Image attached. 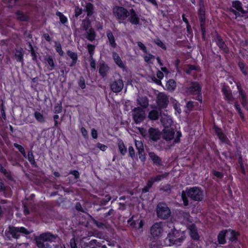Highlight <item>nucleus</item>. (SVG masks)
I'll list each match as a JSON object with an SVG mask.
<instances>
[{
    "label": "nucleus",
    "mask_w": 248,
    "mask_h": 248,
    "mask_svg": "<svg viewBox=\"0 0 248 248\" xmlns=\"http://www.w3.org/2000/svg\"><path fill=\"white\" fill-rule=\"evenodd\" d=\"M36 242L40 248H65L57 236L49 232L41 234L36 239Z\"/></svg>",
    "instance_id": "f257e3e1"
},
{
    "label": "nucleus",
    "mask_w": 248,
    "mask_h": 248,
    "mask_svg": "<svg viewBox=\"0 0 248 248\" xmlns=\"http://www.w3.org/2000/svg\"><path fill=\"white\" fill-rule=\"evenodd\" d=\"M186 196L195 201H201L203 198V192L200 188L196 186L187 188L185 191H183L181 197L185 206L188 204Z\"/></svg>",
    "instance_id": "f03ea898"
},
{
    "label": "nucleus",
    "mask_w": 248,
    "mask_h": 248,
    "mask_svg": "<svg viewBox=\"0 0 248 248\" xmlns=\"http://www.w3.org/2000/svg\"><path fill=\"white\" fill-rule=\"evenodd\" d=\"M112 11L114 16L119 23H125L124 20L129 16V11L123 7L118 6H115L113 8Z\"/></svg>",
    "instance_id": "7ed1b4c3"
},
{
    "label": "nucleus",
    "mask_w": 248,
    "mask_h": 248,
    "mask_svg": "<svg viewBox=\"0 0 248 248\" xmlns=\"http://www.w3.org/2000/svg\"><path fill=\"white\" fill-rule=\"evenodd\" d=\"M201 89L202 87L200 85L196 82H192L188 87H185L184 91L186 93L189 94H197L196 99L200 101H202V97L201 95Z\"/></svg>",
    "instance_id": "20e7f679"
},
{
    "label": "nucleus",
    "mask_w": 248,
    "mask_h": 248,
    "mask_svg": "<svg viewBox=\"0 0 248 248\" xmlns=\"http://www.w3.org/2000/svg\"><path fill=\"white\" fill-rule=\"evenodd\" d=\"M156 214L159 218L165 219L170 216L171 212L165 203L160 202L156 207Z\"/></svg>",
    "instance_id": "39448f33"
},
{
    "label": "nucleus",
    "mask_w": 248,
    "mask_h": 248,
    "mask_svg": "<svg viewBox=\"0 0 248 248\" xmlns=\"http://www.w3.org/2000/svg\"><path fill=\"white\" fill-rule=\"evenodd\" d=\"M132 113L133 120L137 124L141 123L145 118V111L140 107L135 108Z\"/></svg>",
    "instance_id": "423d86ee"
},
{
    "label": "nucleus",
    "mask_w": 248,
    "mask_h": 248,
    "mask_svg": "<svg viewBox=\"0 0 248 248\" xmlns=\"http://www.w3.org/2000/svg\"><path fill=\"white\" fill-rule=\"evenodd\" d=\"M178 233L177 230H174L171 232H169L166 240H168L170 244L175 245L176 246L180 245L182 242L185 239V237L183 236H181L179 238H176V234Z\"/></svg>",
    "instance_id": "0eeeda50"
},
{
    "label": "nucleus",
    "mask_w": 248,
    "mask_h": 248,
    "mask_svg": "<svg viewBox=\"0 0 248 248\" xmlns=\"http://www.w3.org/2000/svg\"><path fill=\"white\" fill-rule=\"evenodd\" d=\"M20 233L28 234L30 233V232L24 227H9V231L6 234L8 235L9 233L12 235V237L17 238L20 236Z\"/></svg>",
    "instance_id": "6e6552de"
},
{
    "label": "nucleus",
    "mask_w": 248,
    "mask_h": 248,
    "mask_svg": "<svg viewBox=\"0 0 248 248\" xmlns=\"http://www.w3.org/2000/svg\"><path fill=\"white\" fill-rule=\"evenodd\" d=\"M168 103V97L164 93H159L157 96V104L158 107L160 108H166Z\"/></svg>",
    "instance_id": "1a4fd4ad"
},
{
    "label": "nucleus",
    "mask_w": 248,
    "mask_h": 248,
    "mask_svg": "<svg viewBox=\"0 0 248 248\" xmlns=\"http://www.w3.org/2000/svg\"><path fill=\"white\" fill-rule=\"evenodd\" d=\"M151 234L153 237H158L161 235L163 232L162 224L161 223H155L151 228Z\"/></svg>",
    "instance_id": "9d476101"
},
{
    "label": "nucleus",
    "mask_w": 248,
    "mask_h": 248,
    "mask_svg": "<svg viewBox=\"0 0 248 248\" xmlns=\"http://www.w3.org/2000/svg\"><path fill=\"white\" fill-rule=\"evenodd\" d=\"M135 144L136 149L138 150L140 159L141 161L144 162L146 160V156L142 142L141 140H135Z\"/></svg>",
    "instance_id": "9b49d317"
},
{
    "label": "nucleus",
    "mask_w": 248,
    "mask_h": 248,
    "mask_svg": "<svg viewBox=\"0 0 248 248\" xmlns=\"http://www.w3.org/2000/svg\"><path fill=\"white\" fill-rule=\"evenodd\" d=\"M110 86L112 92L116 93H119L123 89V81L121 79H115L110 84Z\"/></svg>",
    "instance_id": "f8f14e48"
},
{
    "label": "nucleus",
    "mask_w": 248,
    "mask_h": 248,
    "mask_svg": "<svg viewBox=\"0 0 248 248\" xmlns=\"http://www.w3.org/2000/svg\"><path fill=\"white\" fill-rule=\"evenodd\" d=\"M129 14L128 21L133 25H139L140 24V18L136 11L133 9H131L130 10Z\"/></svg>",
    "instance_id": "ddd939ff"
},
{
    "label": "nucleus",
    "mask_w": 248,
    "mask_h": 248,
    "mask_svg": "<svg viewBox=\"0 0 248 248\" xmlns=\"http://www.w3.org/2000/svg\"><path fill=\"white\" fill-rule=\"evenodd\" d=\"M174 131L173 129L168 127L163 130V137L166 140H170L174 138Z\"/></svg>",
    "instance_id": "4468645a"
},
{
    "label": "nucleus",
    "mask_w": 248,
    "mask_h": 248,
    "mask_svg": "<svg viewBox=\"0 0 248 248\" xmlns=\"http://www.w3.org/2000/svg\"><path fill=\"white\" fill-rule=\"evenodd\" d=\"M237 86L239 92V98L241 101V104L244 107H246L248 104L247 95L240 85H237Z\"/></svg>",
    "instance_id": "2eb2a0df"
},
{
    "label": "nucleus",
    "mask_w": 248,
    "mask_h": 248,
    "mask_svg": "<svg viewBox=\"0 0 248 248\" xmlns=\"http://www.w3.org/2000/svg\"><path fill=\"white\" fill-rule=\"evenodd\" d=\"M149 136L151 139L154 141H157L160 137L159 131L153 128H150L149 130Z\"/></svg>",
    "instance_id": "dca6fc26"
},
{
    "label": "nucleus",
    "mask_w": 248,
    "mask_h": 248,
    "mask_svg": "<svg viewBox=\"0 0 248 248\" xmlns=\"http://www.w3.org/2000/svg\"><path fill=\"white\" fill-rule=\"evenodd\" d=\"M189 233L191 238L195 240H198L199 238L197 229L194 224H191L188 226Z\"/></svg>",
    "instance_id": "f3484780"
},
{
    "label": "nucleus",
    "mask_w": 248,
    "mask_h": 248,
    "mask_svg": "<svg viewBox=\"0 0 248 248\" xmlns=\"http://www.w3.org/2000/svg\"><path fill=\"white\" fill-rule=\"evenodd\" d=\"M101 247V244L96 240H92L88 243H86L82 246V248H97Z\"/></svg>",
    "instance_id": "a211bd4d"
},
{
    "label": "nucleus",
    "mask_w": 248,
    "mask_h": 248,
    "mask_svg": "<svg viewBox=\"0 0 248 248\" xmlns=\"http://www.w3.org/2000/svg\"><path fill=\"white\" fill-rule=\"evenodd\" d=\"M149 156L155 165L156 166H160L162 165L161 158L154 153H149Z\"/></svg>",
    "instance_id": "6ab92c4d"
},
{
    "label": "nucleus",
    "mask_w": 248,
    "mask_h": 248,
    "mask_svg": "<svg viewBox=\"0 0 248 248\" xmlns=\"http://www.w3.org/2000/svg\"><path fill=\"white\" fill-rule=\"evenodd\" d=\"M113 58L115 63L121 68L124 69L125 67L124 64L123 62L120 57L115 52L113 53Z\"/></svg>",
    "instance_id": "aec40b11"
},
{
    "label": "nucleus",
    "mask_w": 248,
    "mask_h": 248,
    "mask_svg": "<svg viewBox=\"0 0 248 248\" xmlns=\"http://www.w3.org/2000/svg\"><path fill=\"white\" fill-rule=\"evenodd\" d=\"M161 122L165 126V128L169 127V126H170L173 123L171 118L170 116H168L162 117L161 119Z\"/></svg>",
    "instance_id": "412c9836"
},
{
    "label": "nucleus",
    "mask_w": 248,
    "mask_h": 248,
    "mask_svg": "<svg viewBox=\"0 0 248 248\" xmlns=\"http://www.w3.org/2000/svg\"><path fill=\"white\" fill-rule=\"evenodd\" d=\"M137 103L143 108H146L148 106V100L145 96L139 97L137 99Z\"/></svg>",
    "instance_id": "4be33fe9"
},
{
    "label": "nucleus",
    "mask_w": 248,
    "mask_h": 248,
    "mask_svg": "<svg viewBox=\"0 0 248 248\" xmlns=\"http://www.w3.org/2000/svg\"><path fill=\"white\" fill-rule=\"evenodd\" d=\"M117 144L121 154L123 155H125L127 152V149L125 146L124 142L121 139H118L117 141Z\"/></svg>",
    "instance_id": "5701e85b"
},
{
    "label": "nucleus",
    "mask_w": 248,
    "mask_h": 248,
    "mask_svg": "<svg viewBox=\"0 0 248 248\" xmlns=\"http://www.w3.org/2000/svg\"><path fill=\"white\" fill-rule=\"evenodd\" d=\"M227 237L226 238L229 239L231 241L233 242L236 240L237 233L234 231L228 230H226Z\"/></svg>",
    "instance_id": "b1692460"
},
{
    "label": "nucleus",
    "mask_w": 248,
    "mask_h": 248,
    "mask_svg": "<svg viewBox=\"0 0 248 248\" xmlns=\"http://www.w3.org/2000/svg\"><path fill=\"white\" fill-rule=\"evenodd\" d=\"M226 237V230L221 231L217 236L218 243L220 244H224L226 243L225 238Z\"/></svg>",
    "instance_id": "393cba45"
},
{
    "label": "nucleus",
    "mask_w": 248,
    "mask_h": 248,
    "mask_svg": "<svg viewBox=\"0 0 248 248\" xmlns=\"http://www.w3.org/2000/svg\"><path fill=\"white\" fill-rule=\"evenodd\" d=\"M169 173L165 172L163 174L156 175L150 178L151 180L154 184L155 182H158L166 178L168 176Z\"/></svg>",
    "instance_id": "a878e982"
},
{
    "label": "nucleus",
    "mask_w": 248,
    "mask_h": 248,
    "mask_svg": "<svg viewBox=\"0 0 248 248\" xmlns=\"http://www.w3.org/2000/svg\"><path fill=\"white\" fill-rule=\"evenodd\" d=\"M232 6L241 14H243L245 13L244 10L242 7V4L239 1H233L232 3Z\"/></svg>",
    "instance_id": "bb28decb"
},
{
    "label": "nucleus",
    "mask_w": 248,
    "mask_h": 248,
    "mask_svg": "<svg viewBox=\"0 0 248 248\" xmlns=\"http://www.w3.org/2000/svg\"><path fill=\"white\" fill-rule=\"evenodd\" d=\"M133 217H131L130 219L128 220V222H132V224L134 225V226L138 229H141L142 228L143 225V222L141 219H139L137 220H135L133 219Z\"/></svg>",
    "instance_id": "cd10ccee"
},
{
    "label": "nucleus",
    "mask_w": 248,
    "mask_h": 248,
    "mask_svg": "<svg viewBox=\"0 0 248 248\" xmlns=\"http://www.w3.org/2000/svg\"><path fill=\"white\" fill-rule=\"evenodd\" d=\"M215 41L216 44L220 49L224 50V51H226V45L222 39L220 38V37L217 36L215 39Z\"/></svg>",
    "instance_id": "c85d7f7f"
},
{
    "label": "nucleus",
    "mask_w": 248,
    "mask_h": 248,
    "mask_svg": "<svg viewBox=\"0 0 248 248\" xmlns=\"http://www.w3.org/2000/svg\"><path fill=\"white\" fill-rule=\"evenodd\" d=\"M107 36L110 45L114 48L115 47L116 44L115 43V38L112 33L110 31H108L107 33Z\"/></svg>",
    "instance_id": "c756f323"
},
{
    "label": "nucleus",
    "mask_w": 248,
    "mask_h": 248,
    "mask_svg": "<svg viewBox=\"0 0 248 248\" xmlns=\"http://www.w3.org/2000/svg\"><path fill=\"white\" fill-rule=\"evenodd\" d=\"M67 53L68 55L70 57V58L72 59V62H71V63H70V66L73 67L75 65V64L77 62L78 59L77 54V53L70 51H68Z\"/></svg>",
    "instance_id": "7c9ffc66"
},
{
    "label": "nucleus",
    "mask_w": 248,
    "mask_h": 248,
    "mask_svg": "<svg viewBox=\"0 0 248 248\" xmlns=\"http://www.w3.org/2000/svg\"><path fill=\"white\" fill-rule=\"evenodd\" d=\"M109 70L108 66L105 64H101L99 69V72L103 77H105Z\"/></svg>",
    "instance_id": "2f4dec72"
},
{
    "label": "nucleus",
    "mask_w": 248,
    "mask_h": 248,
    "mask_svg": "<svg viewBox=\"0 0 248 248\" xmlns=\"http://www.w3.org/2000/svg\"><path fill=\"white\" fill-rule=\"evenodd\" d=\"M16 18L18 20L21 21H27L29 17L27 15L23 13L22 12L18 11L16 13Z\"/></svg>",
    "instance_id": "473e14b6"
},
{
    "label": "nucleus",
    "mask_w": 248,
    "mask_h": 248,
    "mask_svg": "<svg viewBox=\"0 0 248 248\" xmlns=\"http://www.w3.org/2000/svg\"><path fill=\"white\" fill-rule=\"evenodd\" d=\"M45 60L47 62V64L49 65V70H52L55 68V64L54 62L53 59L50 56H46L45 58Z\"/></svg>",
    "instance_id": "72a5a7b5"
},
{
    "label": "nucleus",
    "mask_w": 248,
    "mask_h": 248,
    "mask_svg": "<svg viewBox=\"0 0 248 248\" xmlns=\"http://www.w3.org/2000/svg\"><path fill=\"white\" fill-rule=\"evenodd\" d=\"M166 88L170 91H173L176 88V85L175 81L173 79H170L166 83Z\"/></svg>",
    "instance_id": "f704fd0d"
},
{
    "label": "nucleus",
    "mask_w": 248,
    "mask_h": 248,
    "mask_svg": "<svg viewBox=\"0 0 248 248\" xmlns=\"http://www.w3.org/2000/svg\"><path fill=\"white\" fill-rule=\"evenodd\" d=\"M34 116L39 123H44L45 122V117L40 112L35 111L34 113Z\"/></svg>",
    "instance_id": "c9c22d12"
},
{
    "label": "nucleus",
    "mask_w": 248,
    "mask_h": 248,
    "mask_svg": "<svg viewBox=\"0 0 248 248\" xmlns=\"http://www.w3.org/2000/svg\"><path fill=\"white\" fill-rule=\"evenodd\" d=\"M222 92L224 94L226 99L229 102L233 101V98L232 97V93L230 91L228 90L226 88H224L222 89Z\"/></svg>",
    "instance_id": "e433bc0d"
},
{
    "label": "nucleus",
    "mask_w": 248,
    "mask_h": 248,
    "mask_svg": "<svg viewBox=\"0 0 248 248\" xmlns=\"http://www.w3.org/2000/svg\"><path fill=\"white\" fill-rule=\"evenodd\" d=\"M15 57L16 61L18 62H22L23 61V54L22 53V49H20L16 51L15 53Z\"/></svg>",
    "instance_id": "4c0bfd02"
},
{
    "label": "nucleus",
    "mask_w": 248,
    "mask_h": 248,
    "mask_svg": "<svg viewBox=\"0 0 248 248\" xmlns=\"http://www.w3.org/2000/svg\"><path fill=\"white\" fill-rule=\"evenodd\" d=\"M159 116V113L156 110H152L149 112L148 114V118L150 120H156L158 119Z\"/></svg>",
    "instance_id": "58836bf2"
},
{
    "label": "nucleus",
    "mask_w": 248,
    "mask_h": 248,
    "mask_svg": "<svg viewBox=\"0 0 248 248\" xmlns=\"http://www.w3.org/2000/svg\"><path fill=\"white\" fill-rule=\"evenodd\" d=\"M56 15L59 17L60 21L62 24H64L67 23V18L62 13L60 12H57Z\"/></svg>",
    "instance_id": "ea45409f"
},
{
    "label": "nucleus",
    "mask_w": 248,
    "mask_h": 248,
    "mask_svg": "<svg viewBox=\"0 0 248 248\" xmlns=\"http://www.w3.org/2000/svg\"><path fill=\"white\" fill-rule=\"evenodd\" d=\"M93 5L91 3H87L86 4V11L87 13V16H90L93 13Z\"/></svg>",
    "instance_id": "a19ab883"
},
{
    "label": "nucleus",
    "mask_w": 248,
    "mask_h": 248,
    "mask_svg": "<svg viewBox=\"0 0 248 248\" xmlns=\"http://www.w3.org/2000/svg\"><path fill=\"white\" fill-rule=\"evenodd\" d=\"M215 131L220 140L223 142L226 141V136L218 128H215Z\"/></svg>",
    "instance_id": "79ce46f5"
},
{
    "label": "nucleus",
    "mask_w": 248,
    "mask_h": 248,
    "mask_svg": "<svg viewBox=\"0 0 248 248\" xmlns=\"http://www.w3.org/2000/svg\"><path fill=\"white\" fill-rule=\"evenodd\" d=\"M154 183L150 179L147 182L146 185L142 188V192L146 193L149 191V189L152 187Z\"/></svg>",
    "instance_id": "37998d69"
},
{
    "label": "nucleus",
    "mask_w": 248,
    "mask_h": 248,
    "mask_svg": "<svg viewBox=\"0 0 248 248\" xmlns=\"http://www.w3.org/2000/svg\"><path fill=\"white\" fill-rule=\"evenodd\" d=\"M199 15L201 22V25L202 27V24L204 23L205 19L204 16V10L203 8L200 7L199 12Z\"/></svg>",
    "instance_id": "c03bdc74"
},
{
    "label": "nucleus",
    "mask_w": 248,
    "mask_h": 248,
    "mask_svg": "<svg viewBox=\"0 0 248 248\" xmlns=\"http://www.w3.org/2000/svg\"><path fill=\"white\" fill-rule=\"evenodd\" d=\"M86 33L88 35V39L91 41H92L94 39L95 33L93 29L91 28L89 30L86 31Z\"/></svg>",
    "instance_id": "a18cd8bd"
},
{
    "label": "nucleus",
    "mask_w": 248,
    "mask_h": 248,
    "mask_svg": "<svg viewBox=\"0 0 248 248\" xmlns=\"http://www.w3.org/2000/svg\"><path fill=\"white\" fill-rule=\"evenodd\" d=\"M28 159L29 161L33 166H36V163L35 161L34 155L31 151H30L28 154Z\"/></svg>",
    "instance_id": "49530a36"
},
{
    "label": "nucleus",
    "mask_w": 248,
    "mask_h": 248,
    "mask_svg": "<svg viewBox=\"0 0 248 248\" xmlns=\"http://www.w3.org/2000/svg\"><path fill=\"white\" fill-rule=\"evenodd\" d=\"M182 217L184 218L183 221L187 223L189 222H191V218L190 217V216L189 215V214L187 212H183L181 214Z\"/></svg>",
    "instance_id": "de8ad7c7"
},
{
    "label": "nucleus",
    "mask_w": 248,
    "mask_h": 248,
    "mask_svg": "<svg viewBox=\"0 0 248 248\" xmlns=\"http://www.w3.org/2000/svg\"><path fill=\"white\" fill-rule=\"evenodd\" d=\"M144 61L148 63H153L154 59L155 56L150 54H146L144 56Z\"/></svg>",
    "instance_id": "09e8293b"
},
{
    "label": "nucleus",
    "mask_w": 248,
    "mask_h": 248,
    "mask_svg": "<svg viewBox=\"0 0 248 248\" xmlns=\"http://www.w3.org/2000/svg\"><path fill=\"white\" fill-rule=\"evenodd\" d=\"M90 22L88 19H84L82 21L81 27L86 31L89 30L90 29Z\"/></svg>",
    "instance_id": "8fccbe9b"
},
{
    "label": "nucleus",
    "mask_w": 248,
    "mask_h": 248,
    "mask_svg": "<svg viewBox=\"0 0 248 248\" xmlns=\"http://www.w3.org/2000/svg\"><path fill=\"white\" fill-rule=\"evenodd\" d=\"M55 47L56 51L59 54V55L61 56H62L63 54V52L62 50L61 44L58 42H55Z\"/></svg>",
    "instance_id": "3c124183"
},
{
    "label": "nucleus",
    "mask_w": 248,
    "mask_h": 248,
    "mask_svg": "<svg viewBox=\"0 0 248 248\" xmlns=\"http://www.w3.org/2000/svg\"><path fill=\"white\" fill-rule=\"evenodd\" d=\"M14 146L19 150L25 157H26V154L24 148L22 146L17 143H14Z\"/></svg>",
    "instance_id": "603ef678"
},
{
    "label": "nucleus",
    "mask_w": 248,
    "mask_h": 248,
    "mask_svg": "<svg viewBox=\"0 0 248 248\" xmlns=\"http://www.w3.org/2000/svg\"><path fill=\"white\" fill-rule=\"evenodd\" d=\"M148 80L155 83L158 85L161 84V81L160 79H157L154 75L148 76Z\"/></svg>",
    "instance_id": "864d4df0"
},
{
    "label": "nucleus",
    "mask_w": 248,
    "mask_h": 248,
    "mask_svg": "<svg viewBox=\"0 0 248 248\" xmlns=\"http://www.w3.org/2000/svg\"><path fill=\"white\" fill-rule=\"evenodd\" d=\"M62 111V104L61 102L58 103L54 108V112L56 114L60 113Z\"/></svg>",
    "instance_id": "5fc2aeb1"
},
{
    "label": "nucleus",
    "mask_w": 248,
    "mask_h": 248,
    "mask_svg": "<svg viewBox=\"0 0 248 248\" xmlns=\"http://www.w3.org/2000/svg\"><path fill=\"white\" fill-rule=\"evenodd\" d=\"M197 67L194 65H189L188 66L187 69L186 70V72L188 74H192L193 71H196L197 70Z\"/></svg>",
    "instance_id": "6e6d98bb"
},
{
    "label": "nucleus",
    "mask_w": 248,
    "mask_h": 248,
    "mask_svg": "<svg viewBox=\"0 0 248 248\" xmlns=\"http://www.w3.org/2000/svg\"><path fill=\"white\" fill-rule=\"evenodd\" d=\"M238 65L242 72L245 75H246L247 74V68L245 67L244 63L242 62H239Z\"/></svg>",
    "instance_id": "4d7b16f0"
},
{
    "label": "nucleus",
    "mask_w": 248,
    "mask_h": 248,
    "mask_svg": "<svg viewBox=\"0 0 248 248\" xmlns=\"http://www.w3.org/2000/svg\"><path fill=\"white\" fill-rule=\"evenodd\" d=\"M88 50L90 54V57H93V55L94 53V46L91 44H89L87 46Z\"/></svg>",
    "instance_id": "13d9d810"
},
{
    "label": "nucleus",
    "mask_w": 248,
    "mask_h": 248,
    "mask_svg": "<svg viewBox=\"0 0 248 248\" xmlns=\"http://www.w3.org/2000/svg\"><path fill=\"white\" fill-rule=\"evenodd\" d=\"M234 107H235L236 110L239 113V114L240 115V116L241 118V119L242 120H244V116L243 114L242 113V112L241 111V108H240V106H239V104H238L237 102L235 103Z\"/></svg>",
    "instance_id": "bf43d9fd"
},
{
    "label": "nucleus",
    "mask_w": 248,
    "mask_h": 248,
    "mask_svg": "<svg viewBox=\"0 0 248 248\" xmlns=\"http://www.w3.org/2000/svg\"><path fill=\"white\" fill-rule=\"evenodd\" d=\"M154 42L158 46H160L163 49H166V47L165 45L160 40L156 39Z\"/></svg>",
    "instance_id": "052dcab7"
},
{
    "label": "nucleus",
    "mask_w": 248,
    "mask_h": 248,
    "mask_svg": "<svg viewBox=\"0 0 248 248\" xmlns=\"http://www.w3.org/2000/svg\"><path fill=\"white\" fill-rule=\"evenodd\" d=\"M0 171L4 174V175L10 178H11V176L9 174V173L7 172L6 169L4 168L3 167H2L1 165H0Z\"/></svg>",
    "instance_id": "680f3d73"
},
{
    "label": "nucleus",
    "mask_w": 248,
    "mask_h": 248,
    "mask_svg": "<svg viewBox=\"0 0 248 248\" xmlns=\"http://www.w3.org/2000/svg\"><path fill=\"white\" fill-rule=\"evenodd\" d=\"M128 154L129 156L133 158L135 157V151L132 146H129L128 148Z\"/></svg>",
    "instance_id": "e2e57ef3"
},
{
    "label": "nucleus",
    "mask_w": 248,
    "mask_h": 248,
    "mask_svg": "<svg viewBox=\"0 0 248 248\" xmlns=\"http://www.w3.org/2000/svg\"><path fill=\"white\" fill-rule=\"evenodd\" d=\"M96 146L98 148H99L100 150L102 151H106L108 148V147L106 145L100 143H97Z\"/></svg>",
    "instance_id": "0e129e2a"
},
{
    "label": "nucleus",
    "mask_w": 248,
    "mask_h": 248,
    "mask_svg": "<svg viewBox=\"0 0 248 248\" xmlns=\"http://www.w3.org/2000/svg\"><path fill=\"white\" fill-rule=\"evenodd\" d=\"M82 13V9L78 7H76L75 9V16L78 17Z\"/></svg>",
    "instance_id": "69168bd1"
},
{
    "label": "nucleus",
    "mask_w": 248,
    "mask_h": 248,
    "mask_svg": "<svg viewBox=\"0 0 248 248\" xmlns=\"http://www.w3.org/2000/svg\"><path fill=\"white\" fill-rule=\"evenodd\" d=\"M138 46L144 53H147V49L145 45L140 42H138Z\"/></svg>",
    "instance_id": "338daca9"
},
{
    "label": "nucleus",
    "mask_w": 248,
    "mask_h": 248,
    "mask_svg": "<svg viewBox=\"0 0 248 248\" xmlns=\"http://www.w3.org/2000/svg\"><path fill=\"white\" fill-rule=\"evenodd\" d=\"M213 174L218 178H221L223 177V174L215 170L213 171Z\"/></svg>",
    "instance_id": "774afa93"
}]
</instances>
